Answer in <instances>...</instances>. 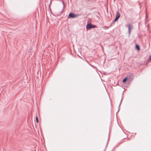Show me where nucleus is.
Here are the masks:
<instances>
[{
  "instance_id": "nucleus-2",
  "label": "nucleus",
  "mask_w": 151,
  "mask_h": 151,
  "mask_svg": "<svg viewBox=\"0 0 151 151\" xmlns=\"http://www.w3.org/2000/svg\"><path fill=\"white\" fill-rule=\"evenodd\" d=\"M79 14H75L74 13L70 12V13L68 17V18H74L76 17H77L79 16Z\"/></svg>"
},
{
  "instance_id": "nucleus-6",
  "label": "nucleus",
  "mask_w": 151,
  "mask_h": 151,
  "mask_svg": "<svg viewBox=\"0 0 151 151\" xmlns=\"http://www.w3.org/2000/svg\"><path fill=\"white\" fill-rule=\"evenodd\" d=\"M135 48H136V49L138 51H139L140 50V48L139 46V45H138L137 44L136 45Z\"/></svg>"
},
{
  "instance_id": "nucleus-13",
  "label": "nucleus",
  "mask_w": 151,
  "mask_h": 151,
  "mask_svg": "<svg viewBox=\"0 0 151 151\" xmlns=\"http://www.w3.org/2000/svg\"><path fill=\"white\" fill-rule=\"evenodd\" d=\"M103 27V28L104 29H107L109 28V27H107V26H104V27Z\"/></svg>"
},
{
  "instance_id": "nucleus-5",
  "label": "nucleus",
  "mask_w": 151,
  "mask_h": 151,
  "mask_svg": "<svg viewBox=\"0 0 151 151\" xmlns=\"http://www.w3.org/2000/svg\"><path fill=\"white\" fill-rule=\"evenodd\" d=\"M120 15L118 11H117L116 13V15L115 16V18L118 19L120 17Z\"/></svg>"
},
{
  "instance_id": "nucleus-7",
  "label": "nucleus",
  "mask_w": 151,
  "mask_h": 151,
  "mask_svg": "<svg viewBox=\"0 0 151 151\" xmlns=\"http://www.w3.org/2000/svg\"><path fill=\"white\" fill-rule=\"evenodd\" d=\"M128 78L127 77H125L124 79H123L122 81V82L123 83H125L128 79Z\"/></svg>"
},
{
  "instance_id": "nucleus-15",
  "label": "nucleus",
  "mask_w": 151,
  "mask_h": 151,
  "mask_svg": "<svg viewBox=\"0 0 151 151\" xmlns=\"http://www.w3.org/2000/svg\"><path fill=\"white\" fill-rule=\"evenodd\" d=\"M129 11H133V9L132 8V9H129Z\"/></svg>"
},
{
  "instance_id": "nucleus-21",
  "label": "nucleus",
  "mask_w": 151,
  "mask_h": 151,
  "mask_svg": "<svg viewBox=\"0 0 151 151\" xmlns=\"http://www.w3.org/2000/svg\"><path fill=\"white\" fill-rule=\"evenodd\" d=\"M90 65L91 66H92V67H93V66L92 65H91V64H90Z\"/></svg>"
},
{
  "instance_id": "nucleus-19",
  "label": "nucleus",
  "mask_w": 151,
  "mask_h": 151,
  "mask_svg": "<svg viewBox=\"0 0 151 151\" xmlns=\"http://www.w3.org/2000/svg\"><path fill=\"white\" fill-rule=\"evenodd\" d=\"M63 8L64 7V2L63 1Z\"/></svg>"
},
{
  "instance_id": "nucleus-16",
  "label": "nucleus",
  "mask_w": 151,
  "mask_h": 151,
  "mask_svg": "<svg viewBox=\"0 0 151 151\" xmlns=\"http://www.w3.org/2000/svg\"><path fill=\"white\" fill-rule=\"evenodd\" d=\"M150 60H151V55L149 56Z\"/></svg>"
},
{
  "instance_id": "nucleus-12",
  "label": "nucleus",
  "mask_w": 151,
  "mask_h": 151,
  "mask_svg": "<svg viewBox=\"0 0 151 151\" xmlns=\"http://www.w3.org/2000/svg\"><path fill=\"white\" fill-rule=\"evenodd\" d=\"M36 121L37 123L38 122V117L37 116L36 117Z\"/></svg>"
},
{
  "instance_id": "nucleus-24",
  "label": "nucleus",
  "mask_w": 151,
  "mask_h": 151,
  "mask_svg": "<svg viewBox=\"0 0 151 151\" xmlns=\"http://www.w3.org/2000/svg\"><path fill=\"white\" fill-rule=\"evenodd\" d=\"M141 6H140V8H141Z\"/></svg>"
},
{
  "instance_id": "nucleus-14",
  "label": "nucleus",
  "mask_w": 151,
  "mask_h": 151,
  "mask_svg": "<svg viewBox=\"0 0 151 151\" xmlns=\"http://www.w3.org/2000/svg\"><path fill=\"white\" fill-rule=\"evenodd\" d=\"M109 136L108 137V138L107 141V142H106V146H105V149L106 148V146H107V145L108 141L109 140Z\"/></svg>"
},
{
  "instance_id": "nucleus-3",
  "label": "nucleus",
  "mask_w": 151,
  "mask_h": 151,
  "mask_svg": "<svg viewBox=\"0 0 151 151\" xmlns=\"http://www.w3.org/2000/svg\"><path fill=\"white\" fill-rule=\"evenodd\" d=\"M128 33L129 35H130L131 33V31L132 29H133V26L131 24H129L128 26Z\"/></svg>"
},
{
  "instance_id": "nucleus-10",
  "label": "nucleus",
  "mask_w": 151,
  "mask_h": 151,
  "mask_svg": "<svg viewBox=\"0 0 151 151\" xmlns=\"http://www.w3.org/2000/svg\"><path fill=\"white\" fill-rule=\"evenodd\" d=\"M151 60H150V58L148 59L146 61V64H148Z\"/></svg>"
},
{
  "instance_id": "nucleus-20",
  "label": "nucleus",
  "mask_w": 151,
  "mask_h": 151,
  "mask_svg": "<svg viewBox=\"0 0 151 151\" xmlns=\"http://www.w3.org/2000/svg\"><path fill=\"white\" fill-rule=\"evenodd\" d=\"M87 1H91L90 0H86Z\"/></svg>"
},
{
  "instance_id": "nucleus-17",
  "label": "nucleus",
  "mask_w": 151,
  "mask_h": 151,
  "mask_svg": "<svg viewBox=\"0 0 151 151\" xmlns=\"http://www.w3.org/2000/svg\"><path fill=\"white\" fill-rule=\"evenodd\" d=\"M52 0H51L50 1V4L49 5V6H50V5L51 4V3H52Z\"/></svg>"
},
{
  "instance_id": "nucleus-1",
  "label": "nucleus",
  "mask_w": 151,
  "mask_h": 151,
  "mask_svg": "<svg viewBox=\"0 0 151 151\" xmlns=\"http://www.w3.org/2000/svg\"><path fill=\"white\" fill-rule=\"evenodd\" d=\"M96 27H97L96 25L92 24L91 23H88L86 26V29L87 30Z\"/></svg>"
},
{
  "instance_id": "nucleus-9",
  "label": "nucleus",
  "mask_w": 151,
  "mask_h": 151,
  "mask_svg": "<svg viewBox=\"0 0 151 151\" xmlns=\"http://www.w3.org/2000/svg\"><path fill=\"white\" fill-rule=\"evenodd\" d=\"M129 76L131 78H132L134 77L133 76L132 73H129Z\"/></svg>"
},
{
  "instance_id": "nucleus-4",
  "label": "nucleus",
  "mask_w": 151,
  "mask_h": 151,
  "mask_svg": "<svg viewBox=\"0 0 151 151\" xmlns=\"http://www.w3.org/2000/svg\"><path fill=\"white\" fill-rule=\"evenodd\" d=\"M129 140V139L128 138H124L120 142V144L123 143H124V142H128Z\"/></svg>"
},
{
  "instance_id": "nucleus-23",
  "label": "nucleus",
  "mask_w": 151,
  "mask_h": 151,
  "mask_svg": "<svg viewBox=\"0 0 151 151\" xmlns=\"http://www.w3.org/2000/svg\"><path fill=\"white\" fill-rule=\"evenodd\" d=\"M19 151H22V150H19Z\"/></svg>"
},
{
  "instance_id": "nucleus-8",
  "label": "nucleus",
  "mask_w": 151,
  "mask_h": 151,
  "mask_svg": "<svg viewBox=\"0 0 151 151\" xmlns=\"http://www.w3.org/2000/svg\"><path fill=\"white\" fill-rule=\"evenodd\" d=\"M118 20V19H116V18H115L114 19V21H113V22H112V23H111V24L110 26H109V27H110L111 25V24H113L114 22H116V21H117V20Z\"/></svg>"
},
{
  "instance_id": "nucleus-22",
  "label": "nucleus",
  "mask_w": 151,
  "mask_h": 151,
  "mask_svg": "<svg viewBox=\"0 0 151 151\" xmlns=\"http://www.w3.org/2000/svg\"><path fill=\"white\" fill-rule=\"evenodd\" d=\"M140 4H141V3H139V5H140Z\"/></svg>"
},
{
  "instance_id": "nucleus-18",
  "label": "nucleus",
  "mask_w": 151,
  "mask_h": 151,
  "mask_svg": "<svg viewBox=\"0 0 151 151\" xmlns=\"http://www.w3.org/2000/svg\"><path fill=\"white\" fill-rule=\"evenodd\" d=\"M122 99H121V102H120V104H119V107L120 106V104H121V103L122 100Z\"/></svg>"
},
{
  "instance_id": "nucleus-11",
  "label": "nucleus",
  "mask_w": 151,
  "mask_h": 151,
  "mask_svg": "<svg viewBox=\"0 0 151 151\" xmlns=\"http://www.w3.org/2000/svg\"><path fill=\"white\" fill-rule=\"evenodd\" d=\"M64 9H63L61 11L59 12V14L58 15V16L60 15L61 14L63 13V12Z\"/></svg>"
}]
</instances>
